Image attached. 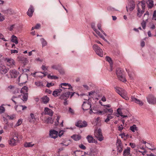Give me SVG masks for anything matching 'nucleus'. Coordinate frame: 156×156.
<instances>
[{
	"mask_svg": "<svg viewBox=\"0 0 156 156\" xmlns=\"http://www.w3.org/2000/svg\"><path fill=\"white\" fill-rule=\"evenodd\" d=\"M123 70L120 68H118L116 70V73L119 80L122 82L126 81V80L124 74Z\"/></svg>",
	"mask_w": 156,
	"mask_h": 156,
	"instance_id": "obj_1",
	"label": "nucleus"
},
{
	"mask_svg": "<svg viewBox=\"0 0 156 156\" xmlns=\"http://www.w3.org/2000/svg\"><path fill=\"white\" fill-rule=\"evenodd\" d=\"M116 92L119 94L123 98L127 100L128 99L127 92L123 89L119 87H115Z\"/></svg>",
	"mask_w": 156,
	"mask_h": 156,
	"instance_id": "obj_2",
	"label": "nucleus"
},
{
	"mask_svg": "<svg viewBox=\"0 0 156 156\" xmlns=\"http://www.w3.org/2000/svg\"><path fill=\"white\" fill-rule=\"evenodd\" d=\"M94 136L100 141H102L103 140L104 137L102 134L101 130L100 129L96 130L94 131Z\"/></svg>",
	"mask_w": 156,
	"mask_h": 156,
	"instance_id": "obj_3",
	"label": "nucleus"
},
{
	"mask_svg": "<svg viewBox=\"0 0 156 156\" xmlns=\"http://www.w3.org/2000/svg\"><path fill=\"white\" fill-rule=\"evenodd\" d=\"M93 48L97 55L100 57H103V53L102 50L96 44H94L93 46Z\"/></svg>",
	"mask_w": 156,
	"mask_h": 156,
	"instance_id": "obj_4",
	"label": "nucleus"
},
{
	"mask_svg": "<svg viewBox=\"0 0 156 156\" xmlns=\"http://www.w3.org/2000/svg\"><path fill=\"white\" fill-rule=\"evenodd\" d=\"M129 3L126 6V10L127 12L128 11L131 12L135 8V4L134 1L133 0H128Z\"/></svg>",
	"mask_w": 156,
	"mask_h": 156,
	"instance_id": "obj_5",
	"label": "nucleus"
},
{
	"mask_svg": "<svg viewBox=\"0 0 156 156\" xmlns=\"http://www.w3.org/2000/svg\"><path fill=\"white\" fill-rule=\"evenodd\" d=\"M148 103L150 104L154 105L156 103V98L152 94H149L147 97Z\"/></svg>",
	"mask_w": 156,
	"mask_h": 156,
	"instance_id": "obj_6",
	"label": "nucleus"
},
{
	"mask_svg": "<svg viewBox=\"0 0 156 156\" xmlns=\"http://www.w3.org/2000/svg\"><path fill=\"white\" fill-rule=\"evenodd\" d=\"M15 136H14L12 138L9 140V144L11 146H14L16 145L18 140L17 134L15 133Z\"/></svg>",
	"mask_w": 156,
	"mask_h": 156,
	"instance_id": "obj_7",
	"label": "nucleus"
},
{
	"mask_svg": "<svg viewBox=\"0 0 156 156\" xmlns=\"http://www.w3.org/2000/svg\"><path fill=\"white\" fill-rule=\"evenodd\" d=\"M76 126L81 128L86 127L87 125V122L85 121H82V120H79L75 123Z\"/></svg>",
	"mask_w": 156,
	"mask_h": 156,
	"instance_id": "obj_8",
	"label": "nucleus"
},
{
	"mask_svg": "<svg viewBox=\"0 0 156 156\" xmlns=\"http://www.w3.org/2000/svg\"><path fill=\"white\" fill-rule=\"evenodd\" d=\"M137 16L139 18H141L144 13L145 12V8H140L139 6H137Z\"/></svg>",
	"mask_w": 156,
	"mask_h": 156,
	"instance_id": "obj_9",
	"label": "nucleus"
},
{
	"mask_svg": "<svg viewBox=\"0 0 156 156\" xmlns=\"http://www.w3.org/2000/svg\"><path fill=\"white\" fill-rule=\"evenodd\" d=\"M9 73L11 78H16L19 74V73L15 69L10 70Z\"/></svg>",
	"mask_w": 156,
	"mask_h": 156,
	"instance_id": "obj_10",
	"label": "nucleus"
},
{
	"mask_svg": "<svg viewBox=\"0 0 156 156\" xmlns=\"http://www.w3.org/2000/svg\"><path fill=\"white\" fill-rule=\"evenodd\" d=\"M91 107L90 102H86L84 101L82 105V108L84 111L89 109Z\"/></svg>",
	"mask_w": 156,
	"mask_h": 156,
	"instance_id": "obj_11",
	"label": "nucleus"
},
{
	"mask_svg": "<svg viewBox=\"0 0 156 156\" xmlns=\"http://www.w3.org/2000/svg\"><path fill=\"white\" fill-rule=\"evenodd\" d=\"M5 61H6L7 65L10 67H12L15 63L14 60L11 58H6L5 59Z\"/></svg>",
	"mask_w": 156,
	"mask_h": 156,
	"instance_id": "obj_12",
	"label": "nucleus"
},
{
	"mask_svg": "<svg viewBox=\"0 0 156 156\" xmlns=\"http://www.w3.org/2000/svg\"><path fill=\"white\" fill-rule=\"evenodd\" d=\"M71 92H67L62 94L60 97L59 98L61 100H64L66 101L69 98Z\"/></svg>",
	"mask_w": 156,
	"mask_h": 156,
	"instance_id": "obj_13",
	"label": "nucleus"
},
{
	"mask_svg": "<svg viewBox=\"0 0 156 156\" xmlns=\"http://www.w3.org/2000/svg\"><path fill=\"white\" fill-rule=\"evenodd\" d=\"M8 72V69H6L4 65L1 64L0 65V73L2 74H5Z\"/></svg>",
	"mask_w": 156,
	"mask_h": 156,
	"instance_id": "obj_14",
	"label": "nucleus"
},
{
	"mask_svg": "<svg viewBox=\"0 0 156 156\" xmlns=\"http://www.w3.org/2000/svg\"><path fill=\"white\" fill-rule=\"evenodd\" d=\"M58 132L55 130H51L50 131L49 135L50 137L55 139L58 137Z\"/></svg>",
	"mask_w": 156,
	"mask_h": 156,
	"instance_id": "obj_15",
	"label": "nucleus"
},
{
	"mask_svg": "<svg viewBox=\"0 0 156 156\" xmlns=\"http://www.w3.org/2000/svg\"><path fill=\"white\" fill-rule=\"evenodd\" d=\"M131 101L139 104L140 106H142L143 105L144 103L142 101L140 100L137 99L134 96H132L131 97Z\"/></svg>",
	"mask_w": 156,
	"mask_h": 156,
	"instance_id": "obj_16",
	"label": "nucleus"
},
{
	"mask_svg": "<svg viewBox=\"0 0 156 156\" xmlns=\"http://www.w3.org/2000/svg\"><path fill=\"white\" fill-rule=\"evenodd\" d=\"M15 110L18 112H20L21 110L26 109L27 107L25 105H16L15 106Z\"/></svg>",
	"mask_w": 156,
	"mask_h": 156,
	"instance_id": "obj_17",
	"label": "nucleus"
},
{
	"mask_svg": "<svg viewBox=\"0 0 156 156\" xmlns=\"http://www.w3.org/2000/svg\"><path fill=\"white\" fill-rule=\"evenodd\" d=\"M86 138L89 143H94L95 144H97L98 143L97 140H95V139H94L93 137L91 135H88Z\"/></svg>",
	"mask_w": 156,
	"mask_h": 156,
	"instance_id": "obj_18",
	"label": "nucleus"
},
{
	"mask_svg": "<svg viewBox=\"0 0 156 156\" xmlns=\"http://www.w3.org/2000/svg\"><path fill=\"white\" fill-rule=\"evenodd\" d=\"M44 111L45 114L49 115L51 116H52L53 114V112L51 109L47 107L44 108Z\"/></svg>",
	"mask_w": 156,
	"mask_h": 156,
	"instance_id": "obj_19",
	"label": "nucleus"
},
{
	"mask_svg": "<svg viewBox=\"0 0 156 156\" xmlns=\"http://www.w3.org/2000/svg\"><path fill=\"white\" fill-rule=\"evenodd\" d=\"M34 12V9L33 7L30 5L29 9L28 11L27 12V14L30 17H31L33 15V12Z\"/></svg>",
	"mask_w": 156,
	"mask_h": 156,
	"instance_id": "obj_20",
	"label": "nucleus"
},
{
	"mask_svg": "<svg viewBox=\"0 0 156 156\" xmlns=\"http://www.w3.org/2000/svg\"><path fill=\"white\" fill-rule=\"evenodd\" d=\"M67 86H68L69 87L68 88V89H70L72 88V86H71V85L70 84H69L68 83H62L59 86L60 87H61L63 89H67V88H65L64 87H66Z\"/></svg>",
	"mask_w": 156,
	"mask_h": 156,
	"instance_id": "obj_21",
	"label": "nucleus"
},
{
	"mask_svg": "<svg viewBox=\"0 0 156 156\" xmlns=\"http://www.w3.org/2000/svg\"><path fill=\"white\" fill-rule=\"evenodd\" d=\"M62 89H56L53 91L52 93V95L54 97H57L60 94L61 92L62 91Z\"/></svg>",
	"mask_w": 156,
	"mask_h": 156,
	"instance_id": "obj_22",
	"label": "nucleus"
},
{
	"mask_svg": "<svg viewBox=\"0 0 156 156\" xmlns=\"http://www.w3.org/2000/svg\"><path fill=\"white\" fill-rule=\"evenodd\" d=\"M42 102L44 104H47L49 101V98L47 96H44L42 97L41 98Z\"/></svg>",
	"mask_w": 156,
	"mask_h": 156,
	"instance_id": "obj_23",
	"label": "nucleus"
},
{
	"mask_svg": "<svg viewBox=\"0 0 156 156\" xmlns=\"http://www.w3.org/2000/svg\"><path fill=\"white\" fill-rule=\"evenodd\" d=\"M130 148L129 147H127V148L124 150L123 151V155L126 156L129 155L130 154Z\"/></svg>",
	"mask_w": 156,
	"mask_h": 156,
	"instance_id": "obj_24",
	"label": "nucleus"
},
{
	"mask_svg": "<svg viewBox=\"0 0 156 156\" xmlns=\"http://www.w3.org/2000/svg\"><path fill=\"white\" fill-rule=\"evenodd\" d=\"M146 3L148 5V8H152L154 5V2L153 0H147L146 1Z\"/></svg>",
	"mask_w": 156,
	"mask_h": 156,
	"instance_id": "obj_25",
	"label": "nucleus"
},
{
	"mask_svg": "<svg viewBox=\"0 0 156 156\" xmlns=\"http://www.w3.org/2000/svg\"><path fill=\"white\" fill-rule=\"evenodd\" d=\"M71 138L75 141H78L81 138V136L79 135H73L71 136Z\"/></svg>",
	"mask_w": 156,
	"mask_h": 156,
	"instance_id": "obj_26",
	"label": "nucleus"
},
{
	"mask_svg": "<svg viewBox=\"0 0 156 156\" xmlns=\"http://www.w3.org/2000/svg\"><path fill=\"white\" fill-rule=\"evenodd\" d=\"M145 1H142L140 2H139L137 4V6H140V7L145 8Z\"/></svg>",
	"mask_w": 156,
	"mask_h": 156,
	"instance_id": "obj_27",
	"label": "nucleus"
},
{
	"mask_svg": "<svg viewBox=\"0 0 156 156\" xmlns=\"http://www.w3.org/2000/svg\"><path fill=\"white\" fill-rule=\"evenodd\" d=\"M16 99H20V95H18L17 97L13 96L11 98V100L14 102L15 105L16 104L17 102L15 101Z\"/></svg>",
	"mask_w": 156,
	"mask_h": 156,
	"instance_id": "obj_28",
	"label": "nucleus"
},
{
	"mask_svg": "<svg viewBox=\"0 0 156 156\" xmlns=\"http://www.w3.org/2000/svg\"><path fill=\"white\" fill-rule=\"evenodd\" d=\"M11 41L15 43L16 44H18V42L17 40V37L13 35L12 36Z\"/></svg>",
	"mask_w": 156,
	"mask_h": 156,
	"instance_id": "obj_29",
	"label": "nucleus"
},
{
	"mask_svg": "<svg viewBox=\"0 0 156 156\" xmlns=\"http://www.w3.org/2000/svg\"><path fill=\"white\" fill-rule=\"evenodd\" d=\"M23 95H22V99L24 101H26L28 99V94L27 93H23Z\"/></svg>",
	"mask_w": 156,
	"mask_h": 156,
	"instance_id": "obj_30",
	"label": "nucleus"
},
{
	"mask_svg": "<svg viewBox=\"0 0 156 156\" xmlns=\"http://www.w3.org/2000/svg\"><path fill=\"white\" fill-rule=\"evenodd\" d=\"M105 59L107 61L109 62L111 67H112L113 65V63L111 58L108 56H106L105 58Z\"/></svg>",
	"mask_w": 156,
	"mask_h": 156,
	"instance_id": "obj_31",
	"label": "nucleus"
},
{
	"mask_svg": "<svg viewBox=\"0 0 156 156\" xmlns=\"http://www.w3.org/2000/svg\"><path fill=\"white\" fill-rule=\"evenodd\" d=\"M34 145L32 142H26L24 144V146L26 147H33Z\"/></svg>",
	"mask_w": 156,
	"mask_h": 156,
	"instance_id": "obj_32",
	"label": "nucleus"
},
{
	"mask_svg": "<svg viewBox=\"0 0 156 156\" xmlns=\"http://www.w3.org/2000/svg\"><path fill=\"white\" fill-rule=\"evenodd\" d=\"M28 90V88L27 87L25 86L22 87L21 90H20V92L21 93H27Z\"/></svg>",
	"mask_w": 156,
	"mask_h": 156,
	"instance_id": "obj_33",
	"label": "nucleus"
},
{
	"mask_svg": "<svg viewBox=\"0 0 156 156\" xmlns=\"http://www.w3.org/2000/svg\"><path fill=\"white\" fill-rule=\"evenodd\" d=\"M130 129L133 132H135V131H137V128L135 125H133V126L130 127Z\"/></svg>",
	"mask_w": 156,
	"mask_h": 156,
	"instance_id": "obj_34",
	"label": "nucleus"
},
{
	"mask_svg": "<svg viewBox=\"0 0 156 156\" xmlns=\"http://www.w3.org/2000/svg\"><path fill=\"white\" fill-rule=\"evenodd\" d=\"M149 15V12L147 11L146 13L144 14V20L145 21H147L148 19V17Z\"/></svg>",
	"mask_w": 156,
	"mask_h": 156,
	"instance_id": "obj_35",
	"label": "nucleus"
},
{
	"mask_svg": "<svg viewBox=\"0 0 156 156\" xmlns=\"http://www.w3.org/2000/svg\"><path fill=\"white\" fill-rule=\"evenodd\" d=\"M30 119V122H34L35 119V117L34 115V114L33 113H31L30 114V117L29 118Z\"/></svg>",
	"mask_w": 156,
	"mask_h": 156,
	"instance_id": "obj_36",
	"label": "nucleus"
},
{
	"mask_svg": "<svg viewBox=\"0 0 156 156\" xmlns=\"http://www.w3.org/2000/svg\"><path fill=\"white\" fill-rule=\"evenodd\" d=\"M113 118V117L110 114H108L107 116V117L106 119L105 120V121L107 123L109 122L110 119H111Z\"/></svg>",
	"mask_w": 156,
	"mask_h": 156,
	"instance_id": "obj_37",
	"label": "nucleus"
},
{
	"mask_svg": "<svg viewBox=\"0 0 156 156\" xmlns=\"http://www.w3.org/2000/svg\"><path fill=\"white\" fill-rule=\"evenodd\" d=\"M146 147L148 148L151 151H153L155 149V147H153L151 145H150L148 143H147Z\"/></svg>",
	"mask_w": 156,
	"mask_h": 156,
	"instance_id": "obj_38",
	"label": "nucleus"
},
{
	"mask_svg": "<svg viewBox=\"0 0 156 156\" xmlns=\"http://www.w3.org/2000/svg\"><path fill=\"white\" fill-rule=\"evenodd\" d=\"M41 41L42 44V47L46 46L47 44V42L43 38L41 39Z\"/></svg>",
	"mask_w": 156,
	"mask_h": 156,
	"instance_id": "obj_39",
	"label": "nucleus"
},
{
	"mask_svg": "<svg viewBox=\"0 0 156 156\" xmlns=\"http://www.w3.org/2000/svg\"><path fill=\"white\" fill-rule=\"evenodd\" d=\"M35 83L37 86L38 87H43L44 86L42 82L40 81L36 82Z\"/></svg>",
	"mask_w": 156,
	"mask_h": 156,
	"instance_id": "obj_40",
	"label": "nucleus"
},
{
	"mask_svg": "<svg viewBox=\"0 0 156 156\" xmlns=\"http://www.w3.org/2000/svg\"><path fill=\"white\" fill-rule=\"evenodd\" d=\"M94 31H95L96 33L100 36V37L102 38L103 39H105L104 37L100 34V32L97 30V29H95Z\"/></svg>",
	"mask_w": 156,
	"mask_h": 156,
	"instance_id": "obj_41",
	"label": "nucleus"
},
{
	"mask_svg": "<svg viewBox=\"0 0 156 156\" xmlns=\"http://www.w3.org/2000/svg\"><path fill=\"white\" fill-rule=\"evenodd\" d=\"M104 111L106 113L109 112L110 114H112L113 112V110L112 108L109 109L106 108L104 109Z\"/></svg>",
	"mask_w": 156,
	"mask_h": 156,
	"instance_id": "obj_42",
	"label": "nucleus"
},
{
	"mask_svg": "<svg viewBox=\"0 0 156 156\" xmlns=\"http://www.w3.org/2000/svg\"><path fill=\"white\" fill-rule=\"evenodd\" d=\"M46 122L48 123L52 124L53 123L54 121L52 119V118L50 117L47 119Z\"/></svg>",
	"mask_w": 156,
	"mask_h": 156,
	"instance_id": "obj_43",
	"label": "nucleus"
},
{
	"mask_svg": "<svg viewBox=\"0 0 156 156\" xmlns=\"http://www.w3.org/2000/svg\"><path fill=\"white\" fill-rule=\"evenodd\" d=\"M123 147L122 146H118L117 147V150L118 152H121L123 150Z\"/></svg>",
	"mask_w": 156,
	"mask_h": 156,
	"instance_id": "obj_44",
	"label": "nucleus"
},
{
	"mask_svg": "<svg viewBox=\"0 0 156 156\" xmlns=\"http://www.w3.org/2000/svg\"><path fill=\"white\" fill-rule=\"evenodd\" d=\"M146 25V21L143 20L142 22L141 23V25L143 28L144 29L145 28Z\"/></svg>",
	"mask_w": 156,
	"mask_h": 156,
	"instance_id": "obj_45",
	"label": "nucleus"
},
{
	"mask_svg": "<svg viewBox=\"0 0 156 156\" xmlns=\"http://www.w3.org/2000/svg\"><path fill=\"white\" fill-rule=\"evenodd\" d=\"M48 78H50L51 79H57L58 78V77L57 76H51L50 74L48 75Z\"/></svg>",
	"mask_w": 156,
	"mask_h": 156,
	"instance_id": "obj_46",
	"label": "nucleus"
},
{
	"mask_svg": "<svg viewBox=\"0 0 156 156\" xmlns=\"http://www.w3.org/2000/svg\"><path fill=\"white\" fill-rule=\"evenodd\" d=\"M5 110V108L2 105H1L0 106V114L4 113Z\"/></svg>",
	"mask_w": 156,
	"mask_h": 156,
	"instance_id": "obj_47",
	"label": "nucleus"
},
{
	"mask_svg": "<svg viewBox=\"0 0 156 156\" xmlns=\"http://www.w3.org/2000/svg\"><path fill=\"white\" fill-rule=\"evenodd\" d=\"M107 10L110 12H113L116 11L115 9L111 6L108 7L107 8Z\"/></svg>",
	"mask_w": 156,
	"mask_h": 156,
	"instance_id": "obj_48",
	"label": "nucleus"
},
{
	"mask_svg": "<svg viewBox=\"0 0 156 156\" xmlns=\"http://www.w3.org/2000/svg\"><path fill=\"white\" fill-rule=\"evenodd\" d=\"M116 145L117 147L118 146H122V144L121 141L120 140H119V139L117 140V142H116Z\"/></svg>",
	"mask_w": 156,
	"mask_h": 156,
	"instance_id": "obj_49",
	"label": "nucleus"
},
{
	"mask_svg": "<svg viewBox=\"0 0 156 156\" xmlns=\"http://www.w3.org/2000/svg\"><path fill=\"white\" fill-rule=\"evenodd\" d=\"M119 136H121L122 138H123L124 137H126V138L128 137L129 135L128 134H126L125 133H122L119 135Z\"/></svg>",
	"mask_w": 156,
	"mask_h": 156,
	"instance_id": "obj_50",
	"label": "nucleus"
},
{
	"mask_svg": "<svg viewBox=\"0 0 156 156\" xmlns=\"http://www.w3.org/2000/svg\"><path fill=\"white\" fill-rule=\"evenodd\" d=\"M59 65H52L51 66V68L53 69H55L56 70H58V67H59Z\"/></svg>",
	"mask_w": 156,
	"mask_h": 156,
	"instance_id": "obj_51",
	"label": "nucleus"
},
{
	"mask_svg": "<svg viewBox=\"0 0 156 156\" xmlns=\"http://www.w3.org/2000/svg\"><path fill=\"white\" fill-rule=\"evenodd\" d=\"M22 123V120L20 119H19L17 122L15 126H20Z\"/></svg>",
	"mask_w": 156,
	"mask_h": 156,
	"instance_id": "obj_52",
	"label": "nucleus"
},
{
	"mask_svg": "<svg viewBox=\"0 0 156 156\" xmlns=\"http://www.w3.org/2000/svg\"><path fill=\"white\" fill-rule=\"evenodd\" d=\"M14 87L13 86L10 85L7 87V89L9 91H10L12 89H13Z\"/></svg>",
	"mask_w": 156,
	"mask_h": 156,
	"instance_id": "obj_53",
	"label": "nucleus"
},
{
	"mask_svg": "<svg viewBox=\"0 0 156 156\" xmlns=\"http://www.w3.org/2000/svg\"><path fill=\"white\" fill-rule=\"evenodd\" d=\"M60 117L59 116H58L57 117V118H56V122H55V126L58 125V124H59V120L60 119Z\"/></svg>",
	"mask_w": 156,
	"mask_h": 156,
	"instance_id": "obj_54",
	"label": "nucleus"
},
{
	"mask_svg": "<svg viewBox=\"0 0 156 156\" xmlns=\"http://www.w3.org/2000/svg\"><path fill=\"white\" fill-rule=\"evenodd\" d=\"M5 19V18L4 16L2 15L1 13L0 12V22L3 21Z\"/></svg>",
	"mask_w": 156,
	"mask_h": 156,
	"instance_id": "obj_55",
	"label": "nucleus"
},
{
	"mask_svg": "<svg viewBox=\"0 0 156 156\" xmlns=\"http://www.w3.org/2000/svg\"><path fill=\"white\" fill-rule=\"evenodd\" d=\"M54 84L52 83H48L46 85V86L48 87H50L51 86H54Z\"/></svg>",
	"mask_w": 156,
	"mask_h": 156,
	"instance_id": "obj_56",
	"label": "nucleus"
},
{
	"mask_svg": "<svg viewBox=\"0 0 156 156\" xmlns=\"http://www.w3.org/2000/svg\"><path fill=\"white\" fill-rule=\"evenodd\" d=\"M79 147L80 148L83 150H85L86 149V147L83 144H81L80 145H79Z\"/></svg>",
	"mask_w": 156,
	"mask_h": 156,
	"instance_id": "obj_57",
	"label": "nucleus"
},
{
	"mask_svg": "<svg viewBox=\"0 0 156 156\" xmlns=\"http://www.w3.org/2000/svg\"><path fill=\"white\" fill-rule=\"evenodd\" d=\"M153 19L156 20V10H154L153 16Z\"/></svg>",
	"mask_w": 156,
	"mask_h": 156,
	"instance_id": "obj_58",
	"label": "nucleus"
},
{
	"mask_svg": "<svg viewBox=\"0 0 156 156\" xmlns=\"http://www.w3.org/2000/svg\"><path fill=\"white\" fill-rule=\"evenodd\" d=\"M93 152V151L91 150V149L90 150V151L89 152H87V154L90 156H92L94 155V154H93L92 153Z\"/></svg>",
	"mask_w": 156,
	"mask_h": 156,
	"instance_id": "obj_59",
	"label": "nucleus"
},
{
	"mask_svg": "<svg viewBox=\"0 0 156 156\" xmlns=\"http://www.w3.org/2000/svg\"><path fill=\"white\" fill-rule=\"evenodd\" d=\"M48 66H46L44 65H42L41 67V69L43 70H47L48 69Z\"/></svg>",
	"mask_w": 156,
	"mask_h": 156,
	"instance_id": "obj_60",
	"label": "nucleus"
},
{
	"mask_svg": "<svg viewBox=\"0 0 156 156\" xmlns=\"http://www.w3.org/2000/svg\"><path fill=\"white\" fill-rule=\"evenodd\" d=\"M58 70L61 74H63L64 73V71L61 68L60 69H59Z\"/></svg>",
	"mask_w": 156,
	"mask_h": 156,
	"instance_id": "obj_61",
	"label": "nucleus"
},
{
	"mask_svg": "<svg viewBox=\"0 0 156 156\" xmlns=\"http://www.w3.org/2000/svg\"><path fill=\"white\" fill-rule=\"evenodd\" d=\"M103 112V111H97V112H94V113L97 115L101 114Z\"/></svg>",
	"mask_w": 156,
	"mask_h": 156,
	"instance_id": "obj_62",
	"label": "nucleus"
},
{
	"mask_svg": "<svg viewBox=\"0 0 156 156\" xmlns=\"http://www.w3.org/2000/svg\"><path fill=\"white\" fill-rule=\"evenodd\" d=\"M117 112L118 113V114L120 116H121V114H122V113L121 111V109L120 108H118L117 110Z\"/></svg>",
	"mask_w": 156,
	"mask_h": 156,
	"instance_id": "obj_63",
	"label": "nucleus"
},
{
	"mask_svg": "<svg viewBox=\"0 0 156 156\" xmlns=\"http://www.w3.org/2000/svg\"><path fill=\"white\" fill-rule=\"evenodd\" d=\"M96 94V92L94 91H91L89 93V95L90 96L91 95H94Z\"/></svg>",
	"mask_w": 156,
	"mask_h": 156,
	"instance_id": "obj_64",
	"label": "nucleus"
}]
</instances>
